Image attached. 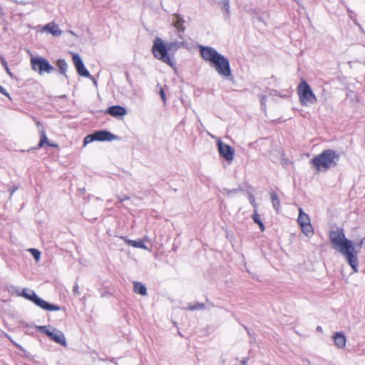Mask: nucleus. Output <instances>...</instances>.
Returning a JSON list of instances; mask_svg holds the SVG:
<instances>
[{"label":"nucleus","instance_id":"obj_32","mask_svg":"<svg viewBox=\"0 0 365 365\" xmlns=\"http://www.w3.org/2000/svg\"><path fill=\"white\" fill-rule=\"evenodd\" d=\"M0 59H1V64L4 66V68L7 67L8 65H7V63L5 61V59L3 57H1V56H0Z\"/></svg>","mask_w":365,"mask_h":365},{"label":"nucleus","instance_id":"obj_26","mask_svg":"<svg viewBox=\"0 0 365 365\" xmlns=\"http://www.w3.org/2000/svg\"><path fill=\"white\" fill-rule=\"evenodd\" d=\"M249 200L250 202V203L252 205V206L254 207V210H257V204L255 202V197L254 196L252 195V194H249Z\"/></svg>","mask_w":365,"mask_h":365},{"label":"nucleus","instance_id":"obj_22","mask_svg":"<svg viewBox=\"0 0 365 365\" xmlns=\"http://www.w3.org/2000/svg\"><path fill=\"white\" fill-rule=\"evenodd\" d=\"M271 200L272 202L273 207L276 211H278L280 207V200L276 193H272Z\"/></svg>","mask_w":365,"mask_h":365},{"label":"nucleus","instance_id":"obj_29","mask_svg":"<svg viewBox=\"0 0 365 365\" xmlns=\"http://www.w3.org/2000/svg\"><path fill=\"white\" fill-rule=\"evenodd\" d=\"M160 95L161 96V98L164 103H165V93L163 91V88L161 87L160 89Z\"/></svg>","mask_w":365,"mask_h":365},{"label":"nucleus","instance_id":"obj_9","mask_svg":"<svg viewBox=\"0 0 365 365\" xmlns=\"http://www.w3.org/2000/svg\"><path fill=\"white\" fill-rule=\"evenodd\" d=\"M72 60L78 75L83 77L91 78L90 73L86 68L84 63L78 54L72 53Z\"/></svg>","mask_w":365,"mask_h":365},{"label":"nucleus","instance_id":"obj_38","mask_svg":"<svg viewBox=\"0 0 365 365\" xmlns=\"http://www.w3.org/2000/svg\"><path fill=\"white\" fill-rule=\"evenodd\" d=\"M317 329H318V330H322V327H317Z\"/></svg>","mask_w":365,"mask_h":365},{"label":"nucleus","instance_id":"obj_25","mask_svg":"<svg viewBox=\"0 0 365 365\" xmlns=\"http://www.w3.org/2000/svg\"><path fill=\"white\" fill-rule=\"evenodd\" d=\"M93 140H96V138H94V134L88 135L84 138L83 144L84 145H86L87 144L91 143Z\"/></svg>","mask_w":365,"mask_h":365},{"label":"nucleus","instance_id":"obj_5","mask_svg":"<svg viewBox=\"0 0 365 365\" xmlns=\"http://www.w3.org/2000/svg\"><path fill=\"white\" fill-rule=\"evenodd\" d=\"M298 94L302 106L314 104L317 101L311 87L304 81H302L298 86Z\"/></svg>","mask_w":365,"mask_h":365},{"label":"nucleus","instance_id":"obj_3","mask_svg":"<svg viewBox=\"0 0 365 365\" xmlns=\"http://www.w3.org/2000/svg\"><path fill=\"white\" fill-rule=\"evenodd\" d=\"M200 51L202 58L209 61L220 76L229 80L232 79L230 62L226 57L209 46H200Z\"/></svg>","mask_w":365,"mask_h":365},{"label":"nucleus","instance_id":"obj_21","mask_svg":"<svg viewBox=\"0 0 365 365\" xmlns=\"http://www.w3.org/2000/svg\"><path fill=\"white\" fill-rule=\"evenodd\" d=\"M56 66L59 68L61 73H63V74L66 73V72L67 71L68 65L63 59H58L56 62Z\"/></svg>","mask_w":365,"mask_h":365},{"label":"nucleus","instance_id":"obj_1","mask_svg":"<svg viewBox=\"0 0 365 365\" xmlns=\"http://www.w3.org/2000/svg\"><path fill=\"white\" fill-rule=\"evenodd\" d=\"M172 26L176 29L175 35L178 38H173L170 33V41L165 42L163 38L157 37L153 41L152 52L153 56L158 60L174 68L175 62L174 59L175 52L180 48L185 47L182 34L185 31V19L178 14H173L170 16Z\"/></svg>","mask_w":365,"mask_h":365},{"label":"nucleus","instance_id":"obj_14","mask_svg":"<svg viewBox=\"0 0 365 365\" xmlns=\"http://www.w3.org/2000/svg\"><path fill=\"white\" fill-rule=\"evenodd\" d=\"M334 344L339 349H343L346 346V339L344 334L341 332H336L333 335Z\"/></svg>","mask_w":365,"mask_h":365},{"label":"nucleus","instance_id":"obj_17","mask_svg":"<svg viewBox=\"0 0 365 365\" xmlns=\"http://www.w3.org/2000/svg\"><path fill=\"white\" fill-rule=\"evenodd\" d=\"M220 5L222 9V11L224 14V16L226 18H229L230 15V1L229 0H221L220 1Z\"/></svg>","mask_w":365,"mask_h":365},{"label":"nucleus","instance_id":"obj_16","mask_svg":"<svg viewBox=\"0 0 365 365\" xmlns=\"http://www.w3.org/2000/svg\"><path fill=\"white\" fill-rule=\"evenodd\" d=\"M121 239L123 240L128 245L136 247V248H140L145 250H148V247L144 244L143 240H131L128 239L126 237H121Z\"/></svg>","mask_w":365,"mask_h":365},{"label":"nucleus","instance_id":"obj_19","mask_svg":"<svg viewBox=\"0 0 365 365\" xmlns=\"http://www.w3.org/2000/svg\"><path fill=\"white\" fill-rule=\"evenodd\" d=\"M40 133H41V140H40V142L38 143V146L39 147H43L45 144H47L48 146H51V147H56V145L55 144H52L51 143H49L48 141V139L46 138V132L45 130L41 128L40 129Z\"/></svg>","mask_w":365,"mask_h":365},{"label":"nucleus","instance_id":"obj_24","mask_svg":"<svg viewBox=\"0 0 365 365\" xmlns=\"http://www.w3.org/2000/svg\"><path fill=\"white\" fill-rule=\"evenodd\" d=\"M29 252L33 255L36 261H38L40 259L41 252L38 250L36 249H30Z\"/></svg>","mask_w":365,"mask_h":365},{"label":"nucleus","instance_id":"obj_35","mask_svg":"<svg viewBox=\"0 0 365 365\" xmlns=\"http://www.w3.org/2000/svg\"><path fill=\"white\" fill-rule=\"evenodd\" d=\"M90 79H91L94 83V85L96 86H97V81H96V79L93 78V76H91V78H89Z\"/></svg>","mask_w":365,"mask_h":365},{"label":"nucleus","instance_id":"obj_39","mask_svg":"<svg viewBox=\"0 0 365 365\" xmlns=\"http://www.w3.org/2000/svg\"><path fill=\"white\" fill-rule=\"evenodd\" d=\"M126 77H127L128 81H129V78H128V73H126Z\"/></svg>","mask_w":365,"mask_h":365},{"label":"nucleus","instance_id":"obj_18","mask_svg":"<svg viewBox=\"0 0 365 365\" xmlns=\"http://www.w3.org/2000/svg\"><path fill=\"white\" fill-rule=\"evenodd\" d=\"M133 289H134V292L137 294H141L143 296L147 295V289L140 282H134Z\"/></svg>","mask_w":365,"mask_h":365},{"label":"nucleus","instance_id":"obj_12","mask_svg":"<svg viewBox=\"0 0 365 365\" xmlns=\"http://www.w3.org/2000/svg\"><path fill=\"white\" fill-rule=\"evenodd\" d=\"M49 337L56 343L64 346H66L65 336L61 331L56 329H53L51 331V334H49Z\"/></svg>","mask_w":365,"mask_h":365},{"label":"nucleus","instance_id":"obj_20","mask_svg":"<svg viewBox=\"0 0 365 365\" xmlns=\"http://www.w3.org/2000/svg\"><path fill=\"white\" fill-rule=\"evenodd\" d=\"M252 220H254V222L259 225L261 231H264V224L260 219L259 215L257 214L256 209L254 210V212L252 215Z\"/></svg>","mask_w":365,"mask_h":365},{"label":"nucleus","instance_id":"obj_13","mask_svg":"<svg viewBox=\"0 0 365 365\" xmlns=\"http://www.w3.org/2000/svg\"><path fill=\"white\" fill-rule=\"evenodd\" d=\"M106 113L115 118L122 117L126 115L127 111L125 108L120 106H113L109 107Z\"/></svg>","mask_w":365,"mask_h":365},{"label":"nucleus","instance_id":"obj_28","mask_svg":"<svg viewBox=\"0 0 365 365\" xmlns=\"http://www.w3.org/2000/svg\"><path fill=\"white\" fill-rule=\"evenodd\" d=\"M73 293L76 296H78L80 294L79 290H78V286L77 284H76L73 287Z\"/></svg>","mask_w":365,"mask_h":365},{"label":"nucleus","instance_id":"obj_7","mask_svg":"<svg viewBox=\"0 0 365 365\" xmlns=\"http://www.w3.org/2000/svg\"><path fill=\"white\" fill-rule=\"evenodd\" d=\"M31 64L33 71L38 72L40 75L44 73H49L54 70L53 66L42 57H31Z\"/></svg>","mask_w":365,"mask_h":365},{"label":"nucleus","instance_id":"obj_11","mask_svg":"<svg viewBox=\"0 0 365 365\" xmlns=\"http://www.w3.org/2000/svg\"><path fill=\"white\" fill-rule=\"evenodd\" d=\"M94 138L96 140L103 141V140H113L118 139V136L112 134L111 133L106 130L97 131L93 133Z\"/></svg>","mask_w":365,"mask_h":365},{"label":"nucleus","instance_id":"obj_8","mask_svg":"<svg viewBox=\"0 0 365 365\" xmlns=\"http://www.w3.org/2000/svg\"><path fill=\"white\" fill-rule=\"evenodd\" d=\"M297 222L301 227L302 232L308 237H310L314 234L313 227L311 225L309 216L306 214L303 210L299 208V216Z\"/></svg>","mask_w":365,"mask_h":365},{"label":"nucleus","instance_id":"obj_37","mask_svg":"<svg viewBox=\"0 0 365 365\" xmlns=\"http://www.w3.org/2000/svg\"><path fill=\"white\" fill-rule=\"evenodd\" d=\"M125 199H128V197H124V198L121 199L120 200L121 201H124Z\"/></svg>","mask_w":365,"mask_h":365},{"label":"nucleus","instance_id":"obj_6","mask_svg":"<svg viewBox=\"0 0 365 365\" xmlns=\"http://www.w3.org/2000/svg\"><path fill=\"white\" fill-rule=\"evenodd\" d=\"M21 296L34 302L37 306L48 311H59L61 307L56 304H51L39 298L34 291L24 289Z\"/></svg>","mask_w":365,"mask_h":365},{"label":"nucleus","instance_id":"obj_27","mask_svg":"<svg viewBox=\"0 0 365 365\" xmlns=\"http://www.w3.org/2000/svg\"><path fill=\"white\" fill-rule=\"evenodd\" d=\"M39 329H40V331H42V332H43V333L46 334L48 336H49V334H51V330H49V329L47 328V327H46V326L40 327H39Z\"/></svg>","mask_w":365,"mask_h":365},{"label":"nucleus","instance_id":"obj_36","mask_svg":"<svg viewBox=\"0 0 365 365\" xmlns=\"http://www.w3.org/2000/svg\"><path fill=\"white\" fill-rule=\"evenodd\" d=\"M16 190V188H14V190H12L11 192V196L14 193V192Z\"/></svg>","mask_w":365,"mask_h":365},{"label":"nucleus","instance_id":"obj_23","mask_svg":"<svg viewBox=\"0 0 365 365\" xmlns=\"http://www.w3.org/2000/svg\"><path fill=\"white\" fill-rule=\"evenodd\" d=\"M204 308H205L204 304L197 302L195 305L190 304L187 307V309H189L190 311H194L196 309H202Z\"/></svg>","mask_w":365,"mask_h":365},{"label":"nucleus","instance_id":"obj_40","mask_svg":"<svg viewBox=\"0 0 365 365\" xmlns=\"http://www.w3.org/2000/svg\"><path fill=\"white\" fill-rule=\"evenodd\" d=\"M37 125L40 126V123L39 122L37 123Z\"/></svg>","mask_w":365,"mask_h":365},{"label":"nucleus","instance_id":"obj_31","mask_svg":"<svg viewBox=\"0 0 365 365\" xmlns=\"http://www.w3.org/2000/svg\"><path fill=\"white\" fill-rule=\"evenodd\" d=\"M265 103H266V97H265V96H262V97L260 98V103H261L262 106L264 107Z\"/></svg>","mask_w":365,"mask_h":365},{"label":"nucleus","instance_id":"obj_30","mask_svg":"<svg viewBox=\"0 0 365 365\" xmlns=\"http://www.w3.org/2000/svg\"><path fill=\"white\" fill-rule=\"evenodd\" d=\"M0 93L7 97H9V93L6 92V91L0 85Z\"/></svg>","mask_w":365,"mask_h":365},{"label":"nucleus","instance_id":"obj_2","mask_svg":"<svg viewBox=\"0 0 365 365\" xmlns=\"http://www.w3.org/2000/svg\"><path fill=\"white\" fill-rule=\"evenodd\" d=\"M329 239L333 245V248L346 258L349 264L356 272L358 271L357 254L364 244V238L354 246L351 241L346 238L343 230L337 228L330 231Z\"/></svg>","mask_w":365,"mask_h":365},{"label":"nucleus","instance_id":"obj_15","mask_svg":"<svg viewBox=\"0 0 365 365\" xmlns=\"http://www.w3.org/2000/svg\"><path fill=\"white\" fill-rule=\"evenodd\" d=\"M43 31L51 33L54 36H59L61 35L62 31L59 29L58 26L54 23H49L43 26Z\"/></svg>","mask_w":365,"mask_h":365},{"label":"nucleus","instance_id":"obj_34","mask_svg":"<svg viewBox=\"0 0 365 365\" xmlns=\"http://www.w3.org/2000/svg\"><path fill=\"white\" fill-rule=\"evenodd\" d=\"M236 192H237V190H227L226 193H227L228 195H231V194L236 193Z\"/></svg>","mask_w":365,"mask_h":365},{"label":"nucleus","instance_id":"obj_4","mask_svg":"<svg viewBox=\"0 0 365 365\" xmlns=\"http://www.w3.org/2000/svg\"><path fill=\"white\" fill-rule=\"evenodd\" d=\"M339 155L332 150H324L321 154L312 159V163L319 172L327 171L336 165Z\"/></svg>","mask_w":365,"mask_h":365},{"label":"nucleus","instance_id":"obj_10","mask_svg":"<svg viewBox=\"0 0 365 365\" xmlns=\"http://www.w3.org/2000/svg\"><path fill=\"white\" fill-rule=\"evenodd\" d=\"M218 150L220 155L226 159L228 162H232L234 159V149L221 141L217 143Z\"/></svg>","mask_w":365,"mask_h":365},{"label":"nucleus","instance_id":"obj_33","mask_svg":"<svg viewBox=\"0 0 365 365\" xmlns=\"http://www.w3.org/2000/svg\"><path fill=\"white\" fill-rule=\"evenodd\" d=\"M5 71H6V73H8V75L11 77V78H14V75L13 73L11 72L10 69L9 68V67H5Z\"/></svg>","mask_w":365,"mask_h":365}]
</instances>
